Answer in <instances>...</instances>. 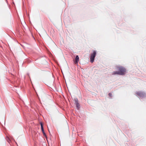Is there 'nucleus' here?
<instances>
[{
  "instance_id": "nucleus-1",
  "label": "nucleus",
  "mask_w": 146,
  "mask_h": 146,
  "mask_svg": "<svg viewBox=\"0 0 146 146\" xmlns=\"http://www.w3.org/2000/svg\"><path fill=\"white\" fill-rule=\"evenodd\" d=\"M116 69L118 71H114L112 74V75H124L126 73V69L121 66H118L116 67Z\"/></svg>"
},
{
  "instance_id": "nucleus-2",
  "label": "nucleus",
  "mask_w": 146,
  "mask_h": 146,
  "mask_svg": "<svg viewBox=\"0 0 146 146\" xmlns=\"http://www.w3.org/2000/svg\"><path fill=\"white\" fill-rule=\"evenodd\" d=\"M136 95L140 99L145 98L146 96V94L142 92H137L135 93Z\"/></svg>"
},
{
  "instance_id": "nucleus-3",
  "label": "nucleus",
  "mask_w": 146,
  "mask_h": 146,
  "mask_svg": "<svg viewBox=\"0 0 146 146\" xmlns=\"http://www.w3.org/2000/svg\"><path fill=\"white\" fill-rule=\"evenodd\" d=\"M96 54V51L95 50L93 51V53H92L90 55V62L91 63L93 62L94 58Z\"/></svg>"
},
{
  "instance_id": "nucleus-4",
  "label": "nucleus",
  "mask_w": 146,
  "mask_h": 146,
  "mask_svg": "<svg viewBox=\"0 0 146 146\" xmlns=\"http://www.w3.org/2000/svg\"><path fill=\"white\" fill-rule=\"evenodd\" d=\"M79 60V58L78 56L77 55L76 58H75V61H74V63L75 64H76L78 63V62Z\"/></svg>"
},
{
  "instance_id": "nucleus-5",
  "label": "nucleus",
  "mask_w": 146,
  "mask_h": 146,
  "mask_svg": "<svg viewBox=\"0 0 146 146\" xmlns=\"http://www.w3.org/2000/svg\"><path fill=\"white\" fill-rule=\"evenodd\" d=\"M76 107L78 109H79V103H77L76 104Z\"/></svg>"
},
{
  "instance_id": "nucleus-6",
  "label": "nucleus",
  "mask_w": 146,
  "mask_h": 146,
  "mask_svg": "<svg viewBox=\"0 0 146 146\" xmlns=\"http://www.w3.org/2000/svg\"><path fill=\"white\" fill-rule=\"evenodd\" d=\"M74 101L75 102V104H77V103H78V100L77 99H76V98L75 99Z\"/></svg>"
},
{
  "instance_id": "nucleus-7",
  "label": "nucleus",
  "mask_w": 146,
  "mask_h": 146,
  "mask_svg": "<svg viewBox=\"0 0 146 146\" xmlns=\"http://www.w3.org/2000/svg\"><path fill=\"white\" fill-rule=\"evenodd\" d=\"M42 129V133H43V134L44 135H45V132H44V129H43H43Z\"/></svg>"
},
{
  "instance_id": "nucleus-8",
  "label": "nucleus",
  "mask_w": 146,
  "mask_h": 146,
  "mask_svg": "<svg viewBox=\"0 0 146 146\" xmlns=\"http://www.w3.org/2000/svg\"><path fill=\"white\" fill-rule=\"evenodd\" d=\"M108 95H109V96L110 98H111L112 97V94L111 93H109V94H108Z\"/></svg>"
},
{
  "instance_id": "nucleus-9",
  "label": "nucleus",
  "mask_w": 146,
  "mask_h": 146,
  "mask_svg": "<svg viewBox=\"0 0 146 146\" xmlns=\"http://www.w3.org/2000/svg\"><path fill=\"white\" fill-rule=\"evenodd\" d=\"M40 125H41V129H43V127L42 123H40Z\"/></svg>"
},
{
  "instance_id": "nucleus-10",
  "label": "nucleus",
  "mask_w": 146,
  "mask_h": 146,
  "mask_svg": "<svg viewBox=\"0 0 146 146\" xmlns=\"http://www.w3.org/2000/svg\"><path fill=\"white\" fill-rule=\"evenodd\" d=\"M43 32L45 34H46V33L45 32V31L44 30H43Z\"/></svg>"
}]
</instances>
